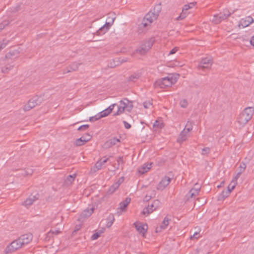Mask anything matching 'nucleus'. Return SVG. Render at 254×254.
Instances as JSON below:
<instances>
[{"instance_id":"obj_1","label":"nucleus","mask_w":254,"mask_h":254,"mask_svg":"<svg viewBox=\"0 0 254 254\" xmlns=\"http://www.w3.org/2000/svg\"><path fill=\"white\" fill-rule=\"evenodd\" d=\"M116 106H118V110L114 114V116H119L123 114L125 111H127L128 112H130L133 108L132 103L129 101L127 99L124 98L121 100L119 102V104H113L107 109H108V111L111 113L114 107Z\"/></svg>"},{"instance_id":"obj_2","label":"nucleus","mask_w":254,"mask_h":254,"mask_svg":"<svg viewBox=\"0 0 254 254\" xmlns=\"http://www.w3.org/2000/svg\"><path fill=\"white\" fill-rule=\"evenodd\" d=\"M254 113L253 107H247L244 109L238 117V122L241 125L246 124L252 118Z\"/></svg>"},{"instance_id":"obj_3","label":"nucleus","mask_w":254,"mask_h":254,"mask_svg":"<svg viewBox=\"0 0 254 254\" xmlns=\"http://www.w3.org/2000/svg\"><path fill=\"white\" fill-rule=\"evenodd\" d=\"M115 18V17H108L107 20H111V21H107L104 25L101 27L96 32L97 35L100 36L106 33L113 24Z\"/></svg>"},{"instance_id":"obj_4","label":"nucleus","mask_w":254,"mask_h":254,"mask_svg":"<svg viewBox=\"0 0 254 254\" xmlns=\"http://www.w3.org/2000/svg\"><path fill=\"white\" fill-rule=\"evenodd\" d=\"M175 83V81H172L171 78L169 76H167L161 78L160 80L156 81L155 83V86H159L161 88H165L167 87H170L172 85Z\"/></svg>"},{"instance_id":"obj_5","label":"nucleus","mask_w":254,"mask_h":254,"mask_svg":"<svg viewBox=\"0 0 254 254\" xmlns=\"http://www.w3.org/2000/svg\"><path fill=\"white\" fill-rule=\"evenodd\" d=\"M41 103V98L38 97H34L30 99L27 103L23 107V110L25 112L28 111L36 106L40 105Z\"/></svg>"},{"instance_id":"obj_6","label":"nucleus","mask_w":254,"mask_h":254,"mask_svg":"<svg viewBox=\"0 0 254 254\" xmlns=\"http://www.w3.org/2000/svg\"><path fill=\"white\" fill-rule=\"evenodd\" d=\"M22 246L19 239H17L13 241L9 245L6 247L5 249V253L6 254L12 253L21 248Z\"/></svg>"},{"instance_id":"obj_7","label":"nucleus","mask_w":254,"mask_h":254,"mask_svg":"<svg viewBox=\"0 0 254 254\" xmlns=\"http://www.w3.org/2000/svg\"><path fill=\"white\" fill-rule=\"evenodd\" d=\"M154 42L153 38H150L147 41L142 44L137 51L141 55H144L152 47Z\"/></svg>"},{"instance_id":"obj_8","label":"nucleus","mask_w":254,"mask_h":254,"mask_svg":"<svg viewBox=\"0 0 254 254\" xmlns=\"http://www.w3.org/2000/svg\"><path fill=\"white\" fill-rule=\"evenodd\" d=\"M155 15L150 11L147 13L143 18L141 25H143V27H146L149 25L153 21L156 20L158 17H154Z\"/></svg>"},{"instance_id":"obj_9","label":"nucleus","mask_w":254,"mask_h":254,"mask_svg":"<svg viewBox=\"0 0 254 254\" xmlns=\"http://www.w3.org/2000/svg\"><path fill=\"white\" fill-rule=\"evenodd\" d=\"M212 64V60L210 58H205L201 60L197 67L198 69L202 70L210 69Z\"/></svg>"},{"instance_id":"obj_10","label":"nucleus","mask_w":254,"mask_h":254,"mask_svg":"<svg viewBox=\"0 0 254 254\" xmlns=\"http://www.w3.org/2000/svg\"><path fill=\"white\" fill-rule=\"evenodd\" d=\"M39 198V193L37 192H33L29 195L24 202H22V205L26 207H28L32 205L35 201L38 200Z\"/></svg>"},{"instance_id":"obj_11","label":"nucleus","mask_w":254,"mask_h":254,"mask_svg":"<svg viewBox=\"0 0 254 254\" xmlns=\"http://www.w3.org/2000/svg\"><path fill=\"white\" fill-rule=\"evenodd\" d=\"M171 178L168 176H165L157 187V189L158 190H163L170 183Z\"/></svg>"},{"instance_id":"obj_12","label":"nucleus","mask_w":254,"mask_h":254,"mask_svg":"<svg viewBox=\"0 0 254 254\" xmlns=\"http://www.w3.org/2000/svg\"><path fill=\"white\" fill-rule=\"evenodd\" d=\"M33 236L31 233L21 235L18 239L22 246L29 244L32 240Z\"/></svg>"},{"instance_id":"obj_13","label":"nucleus","mask_w":254,"mask_h":254,"mask_svg":"<svg viewBox=\"0 0 254 254\" xmlns=\"http://www.w3.org/2000/svg\"><path fill=\"white\" fill-rule=\"evenodd\" d=\"M91 139V136L89 134H87L86 136H83L77 139L74 143L76 146H80L84 145L87 142Z\"/></svg>"},{"instance_id":"obj_14","label":"nucleus","mask_w":254,"mask_h":254,"mask_svg":"<svg viewBox=\"0 0 254 254\" xmlns=\"http://www.w3.org/2000/svg\"><path fill=\"white\" fill-rule=\"evenodd\" d=\"M133 225L136 228L137 231L144 236L148 228L147 225L146 224H142L140 223H137V222L134 223Z\"/></svg>"},{"instance_id":"obj_15","label":"nucleus","mask_w":254,"mask_h":254,"mask_svg":"<svg viewBox=\"0 0 254 254\" xmlns=\"http://www.w3.org/2000/svg\"><path fill=\"white\" fill-rule=\"evenodd\" d=\"M170 220H171L169 219L168 217H165L163 222H162V224L159 227H156V232L158 233L160 232L162 230L165 229L166 228V227L168 225L169 222Z\"/></svg>"},{"instance_id":"obj_16","label":"nucleus","mask_w":254,"mask_h":254,"mask_svg":"<svg viewBox=\"0 0 254 254\" xmlns=\"http://www.w3.org/2000/svg\"><path fill=\"white\" fill-rule=\"evenodd\" d=\"M188 132H189V131H188L185 129H184L181 132V133L177 139V141L179 143H181L183 141L186 140V139H187V137H188L187 134L188 133Z\"/></svg>"},{"instance_id":"obj_17","label":"nucleus","mask_w":254,"mask_h":254,"mask_svg":"<svg viewBox=\"0 0 254 254\" xmlns=\"http://www.w3.org/2000/svg\"><path fill=\"white\" fill-rule=\"evenodd\" d=\"M152 163H145L138 169L140 174H143L148 171L151 167Z\"/></svg>"},{"instance_id":"obj_18","label":"nucleus","mask_w":254,"mask_h":254,"mask_svg":"<svg viewBox=\"0 0 254 254\" xmlns=\"http://www.w3.org/2000/svg\"><path fill=\"white\" fill-rule=\"evenodd\" d=\"M80 64L77 63L76 62L72 63L69 67H67V70H64L63 73H66L71 71H76L78 69L79 65Z\"/></svg>"},{"instance_id":"obj_19","label":"nucleus","mask_w":254,"mask_h":254,"mask_svg":"<svg viewBox=\"0 0 254 254\" xmlns=\"http://www.w3.org/2000/svg\"><path fill=\"white\" fill-rule=\"evenodd\" d=\"M225 19H226V17L223 16L221 12H220L219 14L214 15L212 21L215 24H218L220 23L222 20H224Z\"/></svg>"},{"instance_id":"obj_20","label":"nucleus","mask_w":254,"mask_h":254,"mask_svg":"<svg viewBox=\"0 0 254 254\" xmlns=\"http://www.w3.org/2000/svg\"><path fill=\"white\" fill-rule=\"evenodd\" d=\"M125 62H126V60H123L122 61H120L119 59H114L112 62H111L109 64L108 66L111 68H114Z\"/></svg>"},{"instance_id":"obj_21","label":"nucleus","mask_w":254,"mask_h":254,"mask_svg":"<svg viewBox=\"0 0 254 254\" xmlns=\"http://www.w3.org/2000/svg\"><path fill=\"white\" fill-rule=\"evenodd\" d=\"M154 206L151 203V204H148L147 207H145L142 211L141 212V213L143 215H149L150 213H152L154 211H155L156 210H153Z\"/></svg>"},{"instance_id":"obj_22","label":"nucleus","mask_w":254,"mask_h":254,"mask_svg":"<svg viewBox=\"0 0 254 254\" xmlns=\"http://www.w3.org/2000/svg\"><path fill=\"white\" fill-rule=\"evenodd\" d=\"M254 21V19L251 16H248L246 17L245 19L242 20L241 24L243 26L247 27L252 23Z\"/></svg>"},{"instance_id":"obj_23","label":"nucleus","mask_w":254,"mask_h":254,"mask_svg":"<svg viewBox=\"0 0 254 254\" xmlns=\"http://www.w3.org/2000/svg\"><path fill=\"white\" fill-rule=\"evenodd\" d=\"M162 9L161 4V3L157 4L155 5L153 10H151V11L155 15L154 17H158V15Z\"/></svg>"},{"instance_id":"obj_24","label":"nucleus","mask_w":254,"mask_h":254,"mask_svg":"<svg viewBox=\"0 0 254 254\" xmlns=\"http://www.w3.org/2000/svg\"><path fill=\"white\" fill-rule=\"evenodd\" d=\"M131 199L129 197H127L126 199L120 203V208L122 210H124L130 202Z\"/></svg>"},{"instance_id":"obj_25","label":"nucleus","mask_w":254,"mask_h":254,"mask_svg":"<svg viewBox=\"0 0 254 254\" xmlns=\"http://www.w3.org/2000/svg\"><path fill=\"white\" fill-rule=\"evenodd\" d=\"M94 212V208H87L85 209L81 214V217H87L90 216Z\"/></svg>"},{"instance_id":"obj_26","label":"nucleus","mask_w":254,"mask_h":254,"mask_svg":"<svg viewBox=\"0 0 254 254\" xmlns=\"http://www.w3.org/2000/svg\"><path fill=\"white\" fill-rule=\"evenodd\" d=\"M115 221L114 216L113 214H110L107 218V224L106 226L108 228H110L113 224Z\"/></svg>"},{"instance_id":"obj_27","label":"nucleus","mask_w":254,"mask_h":254,"mask_svg":"<svg viewBox=\"0 0 254 254\" xmlns=\"http://www.w3.org/2000/svg\"><path fill=\"white\" fill-rule=\"evenodd\" d=\"M230 193L229 190H223L222 192H221V193L218 196V200H224L225 198H226L227 197H228L229 196Z\"/></svg>"},{"instance_id":"obj_28","label":"nucleus","mask_w":254,"mask_h":254,"mask_svg":"<svg viewBox=\"0 0 254 254\" xmlns=\"http://www.w3.org/2000/svg\"><path fill=\"white\" fill-rule=\"evenodd\" d=\"M13 67V65L7 64L5 65L4 66L1 67V72L3 73H8L10 70H11Z\"/></svg>"},{"instance_id":"obj_29","label":"nucleus","mask_w":254,"mask_h":254,"mask_svg":"<svg viewBox=\"0 0 254 254\" xmlns=\"http://www.w3.org/2000/svg\"><path fill=\"white\" fill-rule=\"evenodd\" d=\"M76 177V174L68 175L65 180V182L67 185L70 184L72 182L74 181Z\"/></svg>"},{"instance_id":"obj_30","label":"nucleus","mask_w":254,"mask_h":254,"mask_svg":"<svg viewBox=\"0 0 254 254\" xmlns=\"http://www.w3.org/2000/svg\"><path fill=\"white\" fill-rule=\"evenodd\" d=\"M140 75L139 73H134L131 75L129 77L128 80L129 81L135 82L137 79H138Z\"/></svg>"},{"instance_id":"obj_31","label":"nucleus","mask_w":254,"mask_h":254,"mask_svg":"<svg viewBox=\"0 0 254 254\" xmlns=\"http://www.w3.org/2000/svg\"><path fill=\"white\" fill-rule=\"evenodd\" d=\"M120 141V139H119L117 138L114 137V138L110 139L108 141H107L106 144H109V145H110V146H112V145H115L117 142H119Z\"/></svg>"},{"instance_id":"obj_32","label":"nucleus","mask_w":254,"mask_h":254,"mask_svg":"<svg viewBox=\"0 0 254 254\" xmlns=\"http://www.w3.org/2000/svg\"><path fill=\"white\" fill-rule=\"evenodd\" d=\"M103 164L100 161V160H98L95 164L94 167V172H96L97 171L101 169L102 168V165Z\"/></svg>"},{"instance_id":"obj_33","label":"nucleus","mask_w":254,"mask_h":254,"mask_svg":"<svg viewBox=\"0 0 254 254\" xmlns=\"http://www.w3.org/2000/svg\"><path fill=\"white\" fill-rule=\"evenodd\" d=\"M237 183L231 181V183L229 185V186L227 187V190H229L230 193L235 188L236 185H237Z\"/></svg>"},{"instance_id":"obj_34","label":"nucleus","mask_w":254,"mask_h":254,"mask_svg":"<svg viewBox=\"0 0 254 254\" xmlns=\"http://www.w3.org/2000/svg\"><path fill=\"white\" fill-rule=\"evenodd\" d=\"M194 187L195 188L190 190L191 192L197 195L200 191V188L197 184H195Z\"/></svg>"},{"instance_id":"obj_35","label":"nucleus","mask_w":254,"mask_h":254,"mask_svg":"<svg viewBox=\"0 0 254 254\" xmlns=\"http://www.w3.org/2000/svg\"><path fill=\"white\" fill-rule=\"evenodd\" d=\"M188 131L190 132L192 129V122L188 121L185 126V128Z\"/></svg>"},{"instance_id":"obj_36","label":"nucleus","mask_w":254,"mask_h":254,"mask_svg":"<svg viewBox=\"0 0 254 254\" xmlns=\"http://www.w3.org/2000/svg\"><path fill=\"white\" fill-rule=\"evenodd\" d=\"M152 204L154 206L153 210H156L160 207V202L158 199H156L154 200Z\"/></svg>"},{"instance_id":"obj_37","label":"nucleus","mask_w":254,"mask_h":254,"mask_svg":"<svg viewBox=\"0 0 254 254\" xmlns=\"http://www.w3.org/2000/svg\"><path fill=\"white\" fill-rule=\"evenodd\" d=\"M101 118H102V117H100V113H99L94 116L90 117L89 121L92 122H95L96 121H97V120L100 119Z\"/></svg>"},{"instance_id":"obj_38","label":"nucleus","mask_w":254,"mask_h":254,"mask_svg":"<svg viewBox=\"0 0 254 254\" xmlns=\"http://www.w3.org/2000/svg\"><path fill=\"white\" fill-rule=\"evenodd\" d=\"M99 113L100 114V117L102 118L105 117L110 114L109 111H108L107 109H105L104 110L101 111Z\"/></svg>"},{"instance_id":"obj_39","label":"nucleus","mask_w":254,"mask_h":254,"mask_svg":"<svg viewBox=\"0 0 254 254\" xmlns=\"http://www.w3.org/2000/svg\"><path fill=\"white\" fill-rule=\"evenodd\" d=\"M223 16L226 17V19L231 14V13L229 11L228 9H225L223 10V12H221Z\"/></svg>"},{"instance_id":"obj_40","label":"nucleus","mask_w":254,"mask_h":254,"mask_svg":"<svg viewBox=\"0 0 254 254\" xmlns=\"http://www.w3.org/2000/svg\"><path fill=\"white\" fill-rule=\"evenodd\" d=\"M144 108L148 109L152 105V103L150 101L144 102L143 104Z\"/></svg>"},{"instance_id":"obj_41","label":"nucleus","mask_w":254,"mask_h":254,"mask_svg":"<svg viewBox=\"0 0 254 254\" xmlns=\"http://www.w3.org/2000/svg\"><path fill=\"white\" fill-rule=\"evenodd\" d=\"M187 16V13H184V11H182L180 15L177 18V20H180L184 19Z\"/></svg>"},{"instance_id":"obj_42","label":"nucleus","mask_w":254,"mask_h":254,"mask_svg":"<svg viewBox=\"0 0 254 254\" xmlns=\"http://www.w3.org/2000/svg\"><path fill=\"white\" fill-rule=\"evenodd\" d=\"M101 234V233H99V232H97L95 233L92 236V237H91L92 240H94L97 239L98 238L100 237Z\"/></svg>"},{"instance_id":"obj_43","label":"nucleus","mask_w":254,"mask_h":254,"mask_svg":"<svg viewBox=\"0 0 254 254\" xmlns=\"http://www.w3.org/2000/svg\"><path fill=\"white\" fill-rule=\"evenodd\" d=\"M180 105L182 108H186L188 106V102L186 100L184 99L180 102Z\"/></svg>"},{"instance_id":"obj_44","label":"nucleus","mask_w":254,"mask_h":254,"mask_svg":"<svg viewBox=\"0 0 254 254\" xmlns=\"http://www.w3.org/2000/svg\"><path fill=\"white\" fill-rule=\"evenodd\" d=\"M210 152V149L209 147H204L202 149V152L201 154L202 155H206L209 153Z\"/></svg>"},{"instance_id":"obj_45","label":"nucleus","mask_w":254,"mask_h":254,"mask_svg":"<svg viewBox=\"0 0 254 254\" xmlns=\"http://www.w3.org/2000/svg\"><path fill=\"white\" fill-rule=\"evenodd\" d=\"M89 127V125H82V126H81L80 127H79L77 130H86Z\"/></svg>"},{"instance_id":"obj_46","label":"nucleus","mask_w":254,"mask_h":254,"mask_svg":"<svg viewBox=\"0 0 254 254\" xmlns=\"http://www.w3.org/2000/svg\"><path fill=\"white\" fill-rule=\"evenodd\" d=\"M242 173V172H241L240 171L238 172L237 173V174L236 175V176H235V177L233 179L232 181L237 182L238 179L240 177V176H241Z\"/></svg>"},{"instance_id":"obj_47","label":"nucleus","mask_w":254,"mask_h":254,"mask_svg":"<svg viewBox=\"0 0 254 254\" xmlns=\"http://www.w3.org/2000/svg\"><path fill=\"white\" fill-rule=\"evenodd\" d=\"M179 76L180 75L179 74H176L174 76H171L170 77V78H171L172 81H175V83H176L177 82L178 79L179 78Z\"/></svg>"},{"instance_id":"obj_48","label":"nucleus","mask_w":254,"mask_h":254,"mask_svg":"<svg viewBox=\"0 0 254 254\" xmlns=\"http://www.w3.org/2000/svg\"><path fill=\"white\" fill-rule=\"evenodd\" d=\"M8 24V22L7 21H4L2 23H0V30L3 29L4 27Z\"/></svg>"},{"instance_id":"obj_49","label":"nucleus","mask_w":254,"mask_h":254,"mask_svg":"<svg viewBox=\"0 0 254 254\" xmlns=\"http://www.w3.org/2000/svg\"><path fill=\"white\" fill-rule=\"evenodd\" d=\"M196 195H197V194L192 193V192H191V190H190L189 191V192H188V193L187 194V196L188 198H189V197L192 198V197L195 196Z\"/></svg>"},{"instance_id":"obj_50","label":"nucleus","mask_w":254,"mask_h":254,"mask_svg":"<svg viewBox=\"0 0 254 254\" xmlns=\"http://www.w3.org/2000/svg\"><path fill=\"white\" fill-rule=\"evenodd\" d=\"M116 190L114 189L112 186L110 187V188L109 189L107 193L108 194H112L114 191H115Z\"/></svg>"},{"instance_id":"obj_51","label":"nucleus","mask_w":254,"mask_h":254,"mask_svg":"<svg viewBox=\"0 0 254 254\" xmlns=\"http://www.w3.org/2000/svg\"><path fill=\"white\" fill-rule=\"evenodd\" d=\"M246 166L245 163H243V164H241L240 166V171L241 172H243L245 169H246Z\"/></svg>"},{"instance_id":"obj_52","label":"nucleus","mask_w":254,"mask_h":254,"mask_svg":"<svg viewBox=\"0 0 254 254\" xmlns=\"http://www.w3.org/2000/svg\"><path fill=\"white\" fill-rule=\"evenodd\" d=\"M120 185H121V183H119V181H117V182L114 183L112 186L114 189H115V190H117L119 187Z\"/></svg>"},{"instance_id":"obj_53","label":"nucleus","mask_w":254,"mask_h":254,"mask_svg":"<svg viewBox=\"0 0 254 254\" xmlns=\"http://www.w3.org/2000/svg\"><path fill=\"white\" fill-rule=\"evenodd\" d=\"M117 162L118 163V166L120 165V164H124L123 157L120 156L117 159Z\"/></svg>"},{"instance_id":"obj_54","label":"nucleus","mask_w":254,"mask_h":254,"mask_svg":"<svg viewBox=\"0 0 254 254\" xmlns=\"http://www.w3.org/2000/svg\"><path fill=\"white\" fill-rule=\"evenodd\" d=\"M125 127L127 129H129L131 127V125L125 121H123Z\"/></svg>"},{"instance_id":"obj_55","label":"nucleus","mask_w":254,"mask_h":254,"mask_svg":"<svg viewBox=\"0 0 254 254\" xmlns=\"http://www.w3.org/2000/svg\"><path fill=\"white\" fill-rule=\"evenodd\" d=\"M177 50H178L177 48L175 47V48H173L170 51L169 55H173V54H175L177 51Z\"/></svg>"},{"instance_id":"obj_56","label":"nucleus","mask_w":254,"mask_h":254,"mask_svg":"<svg viewBox=\"0 0 254 254\" xmlns=\"http://www.w3.org/2000/svg\"><path fill=\"white\" fill-rule=\"evenodd\" d=\"M108 159H109L108 158H106L105 157H103L102 159H101L100 160L101 161V162L102 163V164L104 165L105 163H106L108 161Z\"/></svg>"},{"instance_id":"obj_57","label":"nucleus","mask_w":254,"mask_h":254,"mask_svg":"<svg viewBox=\"0 0 254 254\" xmlns=\"http://www.w3.org/2000/svg\"><path fill=\"white\" fill-rule=\"evenodd\" d=\"M189 5L186 4L184 6V7L182 9L183 11H187L189 9Z\"/></svg>"},{"instance_id":"obj_58","label":"nucleus","mask_w":254,"mask_h":254,"mask_svg":"<svg viewBox=\"0 0 254 254\" xmlns=\"http://www.w3.org/2000/svg\"><path fill=\"white\" fill-rule=\"evenodd\" d=\"M199 235V233L195 232L192 236H190V239H192L193 238L197 239L198 238V235Z\"/></svg>"},{"instance_id":"obj_59","label":"nucleus","mask_w":254,"mask_h":254,"mask_svg":"<svg viewBox=\"0 0 254 254\" xmlns=\"http://www.w3.org/2000/svg\"><path fill=\"white\" fill-rule=\"evenodd\" d=\"M50 232L51 233H52L53 234H56V235H57L58 234H59L60 233V231H59V230H51L50 231Z\"/></svg>"},{"instance_id":"obj_60","label":"nucleus","mask_w":254,"mask_h":254,"mask_svg":"<svg viewBox=\"0 0 254 254\" xmlns=\"http://www.w3.org/2000/svg\"><path fill=\"white\" fill-rule=\"evenodd\" d=\"M20 6L19 5H17V6H16L14 10H13L14 12H16V11H18L19 9H20Z\"/></svg>"},{"instance_id":"obj_61","label":"nucleus","mask_w":254,"mask_h":254,"mask_svg":"<svg viewBox=\"0 0 254 254\" xmlns=\"http://www.w3.org/2000/svg\"><path fill=\"white\" fill-rule=\"evenodd\" d=\"M159 122H158V121H156L154 122V124H153V127H158V126H159Z\"/></svg>"},{"instance_id":"obj_62","label":"nucleus","mask_w":254,"mask_h":254,"mask_svg":"<svg viewBox=\"0 0 254 254\" xmlns=\"http://www.w3.org/2000/svg\"><path fill=\"white\" fill-rule=\"evenodd\" d=\"M196 2H191L188 4V5H189V8H192L193 6H194Z\"/></svg>"},{"instance_id":"obj_63","label":"nucleus","mask_w":254,"mask_h":254,"mask_svg":"<svg viewBox=\"0 0 254 254\" xmlns=\"http://www.w3.org/2000/svg\"><path fill=\"white\" fill-rule=\"evenodd\" d=\"M250 42L251 45L254 46V36L252 37L250 41Z\"/></svg>"},{"instance_id":"obj_64","label":"nucleus","mask_w":254,"mask_h":254,"mask_svg":"<svg viewBox=\"0 0 254 254\" xmlns=\"http://www.w3.org/2000/svg\"><path fill=\"white\" fill-rule=\"evenodd\" d=\"M150 198H151L150 196H148L147 195H146V196L145 197V199L146 201L149 200L150 199Z\"/></svg>"}]
</instances>
